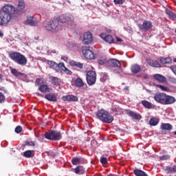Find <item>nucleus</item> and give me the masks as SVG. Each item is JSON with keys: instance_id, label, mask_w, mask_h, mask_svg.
Listing matches in <instances>:
<instances>
[{"instance_id": "nucleus-1", "label": "nucleus", "mask_w": 176, "mask_h": 176, "mask_svg": "<svg viewBox=\"0 0 176 176\" xmlns=\"http://www.w3.org/2000/svg\"><path fill=\"white\" fill-rule=\"evenodd\" d=\"M74 16L72 15H65L62 14L58 17V19H54L52 21H48L45 24V29L47 31H52L53 30H56V28L58 27L59 23H66V24H68L69 25H72L74 24Z\"/></svg>"}, {"instance_id": "nucleus-2", "label": "nucleus", "mask_w": 176, "mask_h": 176, "mask_svg": "<svg viewBox=\"0 0 176 176\" xmlns=\"http://www.w3.org/2000/svg\"><path fill=\"white\" fill-rule=\"evenodd\" d=\"M97 119L102 123H112L113 122V116L104 109H99L96 113Z\"/></svg>"}, {"instance_id": "nucleus-3", "label": "nucleus", "mask_w": 176, "mask_h": 176, "mask_svg": "<svg viewBox=\"0 0 176 176\" xmlns=\"http://www.w3.org/2000/svg\"><path fill=\"white\" fill-rule=\"evenodd\" d=\"M9 56L13 61H14V63H16V64H19V65H22V67H24V65L28 63L25 56L20 52H12Z\"/></svg>"}, {"instance_id": "nucleus-4", "label": "nucleus", "mask_w": 176, "mask_h": 176, "mask_svg": "<svg viewBox=\"0 0 176 176\" xmlns=\"http://www.w3.org/2000/svg\"><path fill=\"white\" fill-rule=\"evenodd\" d=\"M44 137L50 141H60L63 138V135L60 131L50 130L45 133Z\"/></svg>"}, {"instance_id": "nucleus-5", "label": "nucleus", "mask_w": 176, "mask_h": 176, "mask_svg": "<svg viewBox=\"0 0 176 176\" xmlns=\"http://www.w3.org/2000/svg\"><path fill=\"white\" fill-rule=\"evenodd\" d=\"M86 79L89 86H93V85H96V80H97V74H96V72H87Z\"/></svg>"}, {"instance_id": "nucleus-6", "label": "nucleus", "mask_w": 176, "mask_h": 176, "mask_svg": "<svg viewBox=\"0 0 176 176\" xmlns=\"http://www.w3.org/2000/svg\"><path fill=\"white\" fill-rule=\"evenodd\" d=\"M25 9V3L24 0H19L18 6L16 8H15V14L17 16H21L24 13V10Z\"/></svg>"}, {"instance_id": "nucleus-7", "label": "nucleus", "mask_w": 176, "mask_h": 176, "mask_svg": "<svg viewBox=\"0 0 176 176\" xmlns=\"http://www.w3.org/2000/svg\"><path fill=\"white\" fill-rule=\"evenodd\" d=\"M0 19L2 21V24H4V25H8L9 21L12 20V15L3 11H0Z\"/></svg>"}, {"instance_id": "nucleus-8", "label": "nucleus", "mask_w": 176, "mask_h": 176, "mask_svg": "<svg viewBox=\"0 0 176 176\" xmlns=\"http://www.w3.org/2000/svg\"><path fill=\"white\" fill-rule=\"evenodd\" d=\"M1 12H4V13H8V14H13V13L16 14V8L11 4H6L3 8Z\"/></svg>"}, {"instance_id": "nucleus-9", "label": "nucleus", "mask_w": 176, "mask_h": 176, "mask_svg": "<svg viewBox=\"0 0 176 176\" xmlns=\"http://www.w3.org/2000/svg\"><path fill=\"white\" fill-rule=\"evenodd\" d=\"M48 65L50 66L51 68H53L56 72H58V71H61V67H64V63H60L58 64L56 63L54 61L49 60L48 61Z\"/></svg>"}, {"instance_id": "nucleus-10", "label": "nucleus", "mask_w": 176, "mask_h": 176, "mask_svg": "<svg viewBox=\"0 0 176 176\" xmlns=\"http://www.w3.org/2000/svg\"><path fill=\"white\" fill-rule=\"evenodd\" d=\"M138 28L142 31H148V30H150V28H152V22L149 21H144L142 24L139 23L138 24Z\"/></svg>"}, {"instance_id": "nucleus-11", "label": "nucleus", "mask_w": 176, "mask_h": 176, "mask_svg": "<svg viewBox=\"0 0 176 176\" xmlns=\"http://www.w3.org/2000/svg\"><path fill=\"white\" fill-rule=\"evenodd\" d=\"M166 94L164 93H157L154 96V100L157 102H160V104H164V101L166 100Z\"/></svg>"}, {"instance_id": "nucleus-12", "label": "nucleus", "mask_w": 176, "mask_h": 176, "mask_svg": "<svg viewBox=\"0 0 176 176\" xmlns=\"http://www.w3.org/2000/svg\"><path fill=\"white\" fill-rule=\"evenodd\" d=\"M93 42V35L90 32H85L82 37V43L84 45H90Z\"/></svg>"}, {"instance_id": "nucleus-13", "label": "nucleus", "mask_w": 176, "mask_h": 176, "mask_svg": "<svg viewBox=\"0 0 176 176\" xmlns=\"http://www.w3.org/2000/svg\"><path fill=\"white\" fill-rule=\"evenodd\" d=\"M106 63L107 67H117V68H122V65H120V62L118 59H110L107 60Z\"/></svg>"}, {"instance_id": "nucleus-14", "label": "nucleus", "mask_w": 176, "mask_h": 176, "mask_svg": "<svg viewBox=\"0 0 176 176\" xmlns=\"http://www.w3.org/2000/svg\"><path fill=\"white\" fill-rule=\"evenodd\" d=\"M82 54L84 57L88 60H93V58H94V53H93L92 50H90L88 48L82 49Z\"/></svg>"}, {"instance_id": "nucleus-15", "label": "nucleus", "mask_w": 176, "mask_h": 176, "mask_svg": "<svg viewBox=\"0 0 176 176\" xmlns=\"http://www.w3.org/2000/svg\"><path fill=\"white\" fill-rule=\"evenodd\" d=\"M24 24H25V25L36 27V25H38V21L34 19V16H28L27 20L24 22Z\"/></svg>"}, {"instance_id": "nucleus-16", "label": "nucleus", "mask_w": 176, "mask_h": 176, "mask_svg": "<svg viewBox=\"0 0 176 176\" xmlns=\"http://www.w3.org/2000/svg\"><path fill=\"white\" fill-rule=\"evenodd\" d=\"M100 37L102 38V39H104L105 42L109 43L110 45L111 43H115V40L111 34H107L105 33H103L100 34Z\"/></svg>"}, {"instance_id": "nucleus-17", "label": "nucleus", "mask_w": 176, "mask_h": 176, "mask_svg": "<svg viewBox=\"0 0 176 176\" xmlns=\"http://www.w3.org/2000/svg\"><path fill=\"white\" fill-rule=\"evenodd\" d=\"M126 115L131 116L132 119H135V120H141L142 118L140 113H137L135 111H133L131 110H126Z\"/></svg>"}, {"instance_id": "nucleus-18", "label": "nucleus", "mask_w": 176, "mask_h": 176, "mask_svg": "<svg viewBox=\"0 0 176 176\" xmlns=\"http://www.w3.org/2000/svg\"><path fill=\"white\" fill-rule=\"evenodd\" d=\"M153 78L155 80H157V82H160V83H166L167 82V79L164 76L159 74H154L153 76Z\"/></svg>"}, {"instance_id": "nucleus-19", "label": "nucleus", "mask_w": 176, "mask_h": 176, "mask_svg": "<svg viewBox=\"0 0 176 176\" xmlns=\"http://www.w3.org/2000/svg\"><path fill=\"white\" fill-rule=\"evenodd\" d=\"M62 100L63 101H69V102H71V101H78V96H74V95H67V96H63L62 98Z\"/></svg>"}, {"instance_id": "nucleus-20", "label": "nucleus", "mask_w": 176, "mask_h": 176, "mask_svg": "<svg viewBox=\"0 0 176 176\" xmlns=\"http://www.w3.org/2000/svg\"><path fill=\"white\" fill-rule=\"evenodd\" d=\"M44 98L48 101H51L52 102H56V101H57V96H56V95L54 94H45Z\"/></svg>"}, {"instance_id": "nucleus-21", "label": "nucleus", "mask_w": 176, "mask_h": 176, "mask_svg": "<svg viewBox=\"0 0 176 176\" xmlns=\"http://www.w3.org/2000/svg\"><path fill=\"white\" fill-rule=\"evenodd\" d=\"M175 102V98L166 95L164 105H168V104H174Z\"/></svg>"}, {"instance_id": "nucleus-22", "label": "nucleus", "mask_w": 176, "mask_h": 176, "mask_svg": "<svg viewBox=\"0 0 176 176\" xmlns=\"http://www.w3.org/2000/svg\"><path fill=\"white\" fill-rule=\"evenodd\" d=\"M11 74H12V75H14L16 78H21V76H23V78H27L26 74H24L20 72H18L17 69H12L11 70Z\"/></svg>"}, {"instance_id": "nucleus-23", "label": "nucleus", "mask_w": 176, "mask_h": 176, "mask_svg": "<svg viewBox=\"0 0 176 176\" xmlns=\"http://www.w3.org/2000/svg\"><path fill=\"white\" fill-rule=\"evenodd\" d=\"M131 71L132 74H138L141 71V67L138 64H134L131 66Z\"/></svg>"}, {"instance_id": "nucleus-24", "label": "nucleus", "mask_w": 176, "mask_h": 176, "mask_svg": "<svg viewBox=\"0 0 176 176\" xmlns=\"http://www.w3.org/2000/svg\"><path fill=\"white\" fill-rule=\"evenodd\" d=\"M160 129L162 130H164L165 131H170V130H173V125L169 123H165L161 126Z\"/></svg>"}, {"instance_id": "nucleus-25", "label": "nucleus", "mask_w": 176, "mask_h": 176, "mask_svg": "<svg viewBox=\"0 0 176 176\" xmlns=\"http://www.w3.org/2000/svg\"><path fill=\"white\" fill-rule=\"evenodd\" d=\"M133 174L136 176H148L146 173H145L144 170L138 168H135L133 170Z\"/></svg>"}, {"instance_id": "nucleus-26", "label": "nucleus", "mask_w": 176, "mask_h": 176, "mask_svg": "<svg viewBox=\"0 0 176 176\" xmlns=\"http://www.w3.org/2000/svg\"><path fill=\"white\" fill-rule=\"evenodd\" d=\"M165 171L166 174H173L174 173H176V165H174L173 167L166 166Z\"/></svg>"}, {"instance_id": "nucleus-27", "label": "nucleus", "mask_w": 176, "mask_h": 176, "mask_svg": "<svg viewBox=\"0 0 176 176\" xmlns=\"http://www.w3.org/2000/svg\"><path fill=\"white\" fill-rule=\"evenodd\" d=\"M38 90L41 91V93H50V88L46 85H41Z\"/></svg>"}, {"instance_id": "nucleus-28", "label": "nucleus", "mask_w": 176, "mask_h": 176, "mask_svg": "<svg viewBox=\"0 0 176 176\" xmlns=\"http://www.w3.org/2000/svg\"><path fill=\"white\" fill-rule=\"evenodd\" d=\"M69 64L72 67H77V68H79L80 69H82V68H83V63H80L76 62L75 60H71L69 62Z\"/></svg>"}, {"instance_id": "nucleus-29", "label": "nucleus", "mask_w": 176, "mask_h": 176, "mask_svg": "<svg viewBox=\"0 0 176 176\" xmlns=\"http://www.w3.org/2000/svg\"><path fill=\"white\" fill-rule=\"evenodd\" d=\"M25 157H34V151L28 150L23 153Z\"/></svg>"}, {"instance_id": "nucleus-30", "label": "nucleus", "mask_w": 176, "mask_h": 176, "mask_svg": "<svg viewBox=\"0 0 176 176\" xmlns=\"http://www.w3.org/2000/svg\"><path fill=\"white\" fill-rule=\"evenodd\" d=\"M166 13L168 15V17L170 19H173L175 20V19H176V14L175 13L173 12L171 10L166 9L165 10Z\"/></svg>"}, {"instance_id": "nucleus-31", "label": "nucleus", "mask_w": 176, "mask_h": 176, "mask_svg": "<svg viewBox=\"0 0 176 176\" xmlns=\"http://www.w3.org/2000/svg\"><path fill=\"white\" fill-rule=\"evenodd\" d=\"M160 61L161 64H170L171 58H160Z\"/></svg>"}, {"instance_id": "nucleus-32", "label": "nucleus", "mask_w": 176, "mask_h": 176, "mask_svg": "<svg viewBox=\"0 0 176 176\" xmlns=\"http://www.w3.org/2000/svg\"><path fill=\"white\" fill-rule=\"evenodd\" d=\"M83 85V80H82L81 78H76L75 80V86H76V87H82Z\"/></svg>"}, {"instance_id": "nucleus-33", "label": "nucleus", "mask_w": 176, "mask_h": 176, "mask_svg": "<svg viewBox=\"0 0 176 176\" xmlns=\"http://www.w3.org/2000/svg\"><path fill=\"white\" fill-rule=\"evenodd\" d=\"M158 124H159L158 119H156L155 118H151V120L149 121L150 126H157Z\"/></svg>"}, {"instance_id": "nucleus-34", "label": "nucleus", "mask_w": 176, "mask_h": 176, "mask_svg": "<svg viewBox=\"0 0 176 176\" xmlns=\"http://www.w3.org/2000/svg\"><path fill=\"white\" fill-rule=\"evenodd\" d=\"M81 159L79 157H74L72 159V163L74 164V166H78L79 163H80Z\"/></svg>"}, {"instance_id": "nucleus-35", "label": "nucleus", "mask_w": 176, "mask_h": 176, "mask_svg": "<svg viewBox=\"0 0 176 176\" xmlns=\"http://www.w3.org/2000/svg\"><path fill=\"white\" fill-rule=\"evenodd\" d=\"M142 104L143 107H145V108H152V103L146 101V100H142Z\"/></svg>"}, {"instance_id": "nucleus-36", "label": "nucleus", "mask_w": 176, "mask_h": 176, "mask_svg": "<svg viewBox=\"0 0 176 176\" xmlns=\"http://www.w3.org/2000/svg\"><path fill=\"white\" fill-rule=\"evenodd\" d=\"M108 78H109V76H108V74H107V73H101V82H105V80H107Z\"/></svg>"}, {"instance_id": "nucleus-37", "label": "nucleus", "mask_w": 176, "mask_h": 176, "mask_svg": "<svg viewBox=\"0 0 176 176\" xmlns=\"http://www.w3.org/2000/svg\"><path fill=\"white\" fill-rule=\"evenodd\" d=\"M156 87H159V89H161L162 91H168V87L162 85H155Z\"/></svg>"}, {"instance_id": "nucleus-38", "label": "nucleus", "mask_w": 176, "mask_h": 176, "mask_svg": "<svg viewBox=\"0 0 176 176\" xmlns=\"http://www.w3.org/2000/svg\"><path fill=\"white\" fill-rule=\"evenodd\" d=\"M50 79L54 85H58L59 82H58V78L57 77L51 76Z\"/></svg>"}, {"instance_id": "nucleus-39", "label": "nucleus", "mask_w": 176, "mask_h": 176, "mask_svg": "<svg viewBox=\"0 0 176 176\" xmlns=\"http://www.w3.org/2000/svg\"><path fill=\"white\" fill-rule=\"evenodd\" d=\"M25 145L27 146H35V145H36V144H35V142H25V144H23V146H25Z\"/></svg>"}, {"instance_id": "nucleus-40", "label": "nucleus", "mask_w": 176, "mask_h": 176, "mask_svg": "<svg viewBox=\"0 0 176 176\" xmlns=\"http://www.w3.org/2000/svg\"><path fill=\"white\" fill-rule=\"evenodd\" d=\"M64 67L65 68L62 67L60 69H63V71H65V72H67V74H68L69 75H72V72L68 69V68L65 67V65H64Z\"/></svg>"}, {"instance_id": "nucleus-41", "label": "nucleus", "mask_w": 176, "mask_h": 176, "mask_svg": "<svg viewBox=\"0 0 176 176\" xmlns=\"http://www.w3.org/2000/svg\"><path fill=\"white\" fill-rule=\"evenodd\" d=\"M23 131V127H21V126H17L15 128V133H16V134H20V133H21Z\"/></svg>"}, {"instance_id": "nucleus-42", "label": "nucleus", "mask_w": 176, "mask_h": 176, "mask_svg": "<svg viewBox=\"0 0 176 176\" xmlns=\"http://www.w3.org/2000/svg\"><path fill=\"white\" fill-rule=\"evenodd\" d=\"M168 80L170 82V83H173L175 84L176 83V78L172 76H169L168 77Z\"/></svg>"}, {"instance_id": "nucleus-43", "label": "nucleus", "mask_w": 176, "mask_h": 176, "mask_svg": "<svg viewBox=\"0 0 176 176\" xmlns=\"http://www.w3.org/2000/svg\"><path fill=\"white\" fill-rule=\"evenodd\" d=\"M116 5H123L124 3V0H113Z\"/></svg>"}, {"instance_id": "nucleus-44", "label": "nucleus", "mask_w": 176, "mask_h": 176, "mask_svg": "<svg viewBox=\"0 0 176 176\" xmlns=\"http://www.w3.org/2000/svg\"><path fill=\"white\" fill-rule=\"evenodd\" d=\"M5 96L2 92H0V103L5 102Z\"/></svg>"}, {"instance_id": "nucleus-45", "label": "nucleus", "mask_w": 176, "mask_h": 176, "mask_svg": "<svg viewBox=\"0 0 176 176\" xmlns=\"http://www.w3.org/2000/svg\"><path fill=\"white\" fill-rule=\"evenodd\" d=\"M153 67H155V68H160V67H162L160 65V63H159V62L154 60L153 63Z\"/></svg>"}, {"instance_id": "nucleus-46", "label": "nucleus", "mask_w": 176, "mask_h": 176, "mask_svg": "<svg viewBox=\"0 0 176 176\" xmlns=\"http://www.w3.org/2000/svg\"><path fill=\"white\" fill-rule=\"evenodd\" d=\"M100 163H102V164H107L108 163V160H107V157H102L100 159Z\"/></svg>"}, {"instance_id": "nucleus-47", "label": "nucleus", "mask_w": 176, "mask_h": 176, "mask_svg": "<svg viewBox=\"0 0 176 176\" xmlns=\"http://www.w3.org/2000/svg\"><path fill=\"white\" fill-rule=\"evenodd\" d=\"M160 159V160H168V159H170V155H163V156H161Z\"/></svg>"}, {"instance_id": "nucleus-48", "label": "nucleus", "mask_w": 176, "mask_h": 176, "mask_svg": "<svg viewBox=\"0 0 176 176\" xmlns=\"http://www.w3.org/2000/svg\"><path fill=\"white\" fill-rule=\"evenodd\" d=\"M153 62L154 60L152 59L147 60V64H148V65H151V67H153Z\"/></svg>"}, {"instance_id": "nucleus-49", "label": "nucleus", "mask_w": 176, "mask_h": 176, "mask_svg": "<svg viewBox=\"0 0 176 176\" xmlns=\"http://www.w3.org/2000/svg\"><path fill=\"white\" fill-rule=\"evenodd\" d=\"M75 173L76 174H79V173H80V166H77L75 168Z\"/></svg>"}, {"instance_id": "nucleus-50", "label": "nucleus", "mask_w": 176, "mask_h": 176, "mask_svg": "<svg viewBox=\"0 0 176 176\" xmlns=\"http://www.w3.org/2000/svg\"><path fill=\"white\" fill-rule=\"evenodd\" d=\"M170 69L173 72V74H175V75H176V66L170 67Z\"/></svg>"}, {"instance_id": "nucleus-51", "label": "nucleus", "mask_w": 176, "mask_h": 176, "mask_svg": "<svg viewBox=\"0 0 176 176\" xmlns=\"http://www.w3.org/2000/svg\"><path fill=\"white\" fill-rule=\"evenodd\" d=\"M105 63H107V61H105V60H98L99 65H104V64H105Z\"/></svg>"}, {"instance_id": "nucleus-52", "label": "nucleus", "mask_w": 176, "mask_h": 176, "mask_svg": "<svg viewBox=\"0 0 176 176\" xmlns=\"http://www.w3.org/2000/svg\"><path fill=\"white\" fill-rule=\"evenodd\" d=\"M80 168V174H83L85 173V168H83L82 166H78Z\"/></svg>"}, {"instance_id": "nucleus-53", "label": "nucleus", "mask_w": 176, "mask_h": 176, "mask_svg": "<svg viewBox=\"0 0 176 176\" xmlns=\"http://www.w3.org/2000/svg\"><path fill=\"white\" fill-rule=\"evenodd\" d=\"M116 39L117 42H122L123 41V40L118 36H116Z\"/></svg>"}, {"instance_id": "nucleus-54", "label": "nucleus", "mask_w": 176, "mask_h": 176, "mask_svg": "<svg viewBox=\"0 0 176 176\" xmlns=\"http://www.w3.org/2000/svg\"><path fill=\"white\" fill-rule=\"evenodd\" d=\"M47 53H48L50 56H52V53H54V54L56 53V50L48 51Z\"/></svg>"}, {"instance_id": "nucleus-55", "label": "nucleus", "mask_w": 176, "mask_h": 176, "mask_svg": "<svg viewBox=\"0 0 176 176\" xmlns=\"http://www.w3.org/2000/svg\"><path fill=\"white\" fill-rule=\"evenodd\" d=\"M93 144H97V141L96 140H93L91 141V145H93Z\"/></svg>"}, {"instance_id": "nucleus-56", "label": "nucleus", "mask_w": 176, "mask_h": 176, "mask_svg": "<svg viewBox=\"0 0 176 176\" xmlns=\"http://www.w3.org/2000/svg\"><path fill=\"white\" fill-rule=\"evenodd\" d=\"M36 96H41V97H43V95H42V94H39L38 92H36Z\"/></svg>"}, {"instance_id": "nucleus-57", "label": "nucleus", "mask_w": 176, "mask_h": 176, "mask_svg": "<svg viewBox=\"0 0 176 176\" xmlns=\"http://www.w3.org/2000/svg\"><path fill=\"white\" fill-rule=\"evenodd\" d=\"M143 78L144 79H148V75L145 74Z\"/></svg>"}, {"instance_id": "nucleus-58", "label": "nucleus", "mask_w": 176, "mask_h": 176, "mask_svg": "<svg viewBox=\"0 0 176 176\" xmlns=\"http://www.w3.org/2000/svg\"><path fill=\"white\" fill-rule=\"evenodd\" d=\"M3 36V33H2V32L0 30V37Z\"/></svg>"}, {"instance_id": "nucleus-59", "label": "nucleus", "mask_w": 176, "mask_h": 176, "mask_svg": "<svg viewBox=\"0 0 176 176\" xmlns=\"http://www.w3.org/2000/svg\"><path fill=\"white\" fill-rule=\"evenodd\" d=\"M2 78H3V76H2V74H0V80H2Z\"/></svg>"}, {"instance_id": "nucleus-60", "label": "nucleus", "mask_w": 176, "mask_h": 176, "mask_svg": "<svg viewBox=\"0 0 176 176\" xmlns=\"http://www.w3.org/2000/svg\"><path fill=\"white\" fill-rule=\"evenodd\" d=\"M124 89H125V90H129V87H124Z\"/></svg>"}, {"instance_id": "nucleus-61", "label": "nucleus", "mask_w": 176, "mask_h": 176, "mask_svg": "<svg viewBox=\"0 0 176 176\" xmlns=\"http://www.w3.org/2000/svg\"><path fill=\"white\" fill-rule=\"evenodd\" d=\"M108 176H115V175L110 174V175H108Z\"/></svg>"}, {"instance_id": "nucleus-62", "label": "nucleus", "mask_w": 176, "mask_h": 176, "mask_svg": "<svg viewBox=\"0 0 176 176\" xmlns=\"http://www.w3.org/2000/svg\"><path fill=\"white\" fill-rule=\"evenodd\" d=\"M0 25H5L4 24H2V21L0 22Z\"/></svg>"}, {"instance_id": "nucleus-63", "label": "nucleus", "mask_w": 176, "mask_h": 176, "mask_svg": "<svg viewBox=\"0 0 176 176\" xmlns=\"http://www.w3.org/2000/svg\"><path fill=\"white\" fill-rule=\"evenodd\" d=\"M173 134L176 135V131L173 132Z\"/></svg>"}, {"instance_id": "nucleus-64", "label": "nucleus", "mask_w": 176, "mask_h": 176, "mask_svg": "<svg viewBox=\"0 0 176 176\" xmlns=\"http://www.w3.org/2000/svg\"><path fill=\"white\" fill-rule=\"evenodd\" d=\"M173 61H174V63H176V58H175V59L173 60Z\"/></svg>"}]
</instances>
